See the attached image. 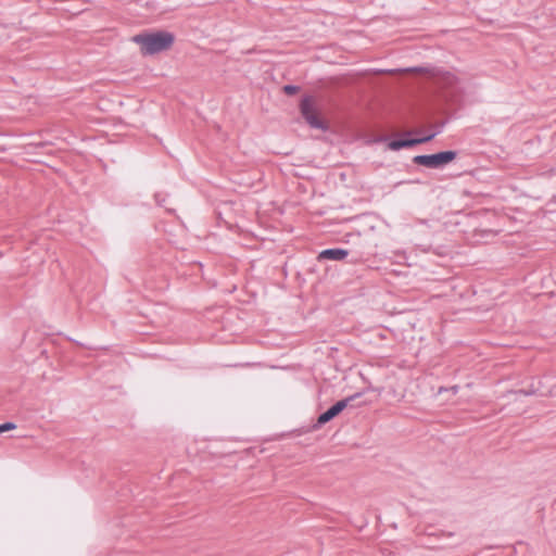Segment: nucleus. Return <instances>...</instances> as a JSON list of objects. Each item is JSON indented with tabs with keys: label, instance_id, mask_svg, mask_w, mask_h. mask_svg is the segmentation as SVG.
<instances>
[{
	"label": "nucleus",
	"instance_id": "nucleus-3",
	"mask_svg": "<svg viewBox=\"0 0 556 556\" xmlns=\"http://www.w3.org/2000/svg\"><path fill=\"white\" fill-rule=\"evenodd\" d=\"M402 71L407 73L427 74L437 85L441 87H453L458 81V78L453 73L433 65L413 66Z\"/></svg>",
	"mask_w": 556,
	"mask_h": 556
},
{
	"label": "nucleus",
	"instance_id": "nucleus-7",
	"mask_svg": "<svg viewBox=\"0 0 556 556\" xmlns=\"http://www.w3.org/2000/svg\"><path fill=\"white\" fill-rule=\"evenodd\" d=\"M350 255V251L343 248H329L320 251L317 261H343Z\"/></svg>",
	"mask_w": 556,
	"mask_h": 556
},
{
	"label": "nucleus",
	"instance_id": "nucleus-8",
	"mask_svg": "<svg viewBox=\"0 0 556 556\" xmlns=\"http://www.w3.org/2000/svg\"><path fill=\"white\" fill-rule=\"evenodd\" d=\"M424 252H432L435 255H439L441 257L451 256L453 253V249L451 245L447 244H437L433 245L432 243L428 245H419Z\"/></svg>",
	"mask_w": 556,
	"mask_h": 556
},
{
	"label": "nucleus",
	"instance_id": "nucleus-10",
	"mask_svg": "<svg viewBox=\"0 0 556 556\" xmlns=\"http://www.w3.org/2000/svg\"><path fill=\"white\" fill-rule=\"evenodd\" d=\"M300 89L301 88L298 85H285L282 87V91L287 96H294V94H296L300 91Z\"/></svg>",
	"mask_w": 556,
	"mask_h": 556
},
{
	"label": "nucleus",
	"instance_id": "nucleus-4",
	"mask_svg": "<svg viewBox=\"0 0 556 556\" xmlns=\"http://www.w3.org/2000/svg\"><path fill=\"white\" fill-rule=\"evenodd\" d=\"M458 152L455 150H445L432 154H419L413 157V163L426 168L439 169L456 160Z\"/></svg>",
	"mask_w": 556,
	"mask_h": 556
},
{
	"label": "nucleus",
	"instance_id": "nucleus-9",
	"mask_svg": "<svg viewBox=\"0 0 556 556\" xmlns=\"http://www.w3.org/2000/svg\"><path fill=\"white\" fill-rule=\"evenodd\" d=\"M155 203L160 207H164L168 213L175 212L174 208L167 206V194L163 192H156L154 194Z\"/></svg>",
	"mask_w": 556,
	"mask_h": 556
},
{
	"label": "nucleus",
	"instance_id": "nucleus-1",
	"mask_svg": "<svg viewBox=\"0 0 556 556\" xmlns=\"http://www.w3.org/2000/svg\"><path fill=\"white\" fill-rule=\"evenodd\" d=\"M140 47L142 55H154L172 48L175 35L168 30H144L131 38Z\"/></svg>",
	"mask_w": 556,
	"mask_h": 556
},
{
	"label": "nucleus",
	"instance_id": "nucleus-2",
	"mask_svg": "<svg viewBox=\"0 0 556 556\" xmlns=\"http://www.w3.org/2000/svg\"><path fill=\"white\" fill-rule=\"evenodd\" d=\"M447 119L442 121L434 125V130L426 136L412 138L410 131L404 132L402 136L391 139L388 142V148L392 151H400L402 149L413 148L417 144L430 142L435 136L442 132Z\"/></svg>",
	"mask_w": 556,
	"mask_h": 556
},
{
	"label": "nucleus",
	"instance_id": "nucleus-11",
	"mask_svg": "<svg viewBox=\"0 0 556 556\" xmlns=\"http://www.w3.org/2000/svg\"><path fill=\"white\" fill-rule=\"evenodd\" d=\"M49 143L47 141H38V142H29L27 143L25 147H26V150L27 152H31V150H36V149H43L45 147H47Z\"/></svg>",
	"mask_w": 556,
	"mask_h": 556
},
{
	"label": "nucleus",
	"instance_id": "nucleus-13",
	"mask_svg": "<svg viewBox=\"0 0 556 556\" xmlns=\"http://www.w3.org/2000/svg\"><path fill=\"white\" fill-rule=\"evenodd\" d=\"M535 392H536V390L533 389V388L520 389V390L516 391V393H519V394H522V395H526V396L533 395V394H535Z\"/></svg>",
	"mask_w": 556,
	"mask_h": 556
},
{
	"label": "nucleus",
	"instance_id": "nucleus-14",
	"mask_svg": "<svg viewBox=\"0 0 556 556\" xmlns=\"http://www.w3.org/2000/svg\"><path fill=\"white\" fill-rule=\"evenodd\" d=\"M457 390H458V387H457V386H454V387L452 388V391H454V393H456V392H457Z\"/></svg>",
	"mask_w": 556,
	"mask_h": 556
},
{
	"label": "nucleus",
	"instance_id": "nucleus-5",
	"mask_svg": "<svg viewBox=\"0 0 556 556\" xmlns=\"http://www.w3.org/2000/svg\"><path fill=\"white\" fill-rule=\"evenodd\" d=\"M300 112L311 128L323 131H327L329 129L328 123L318 114L312 96L305 94L302 98L300 102Z\"/></svg>",
	"mask_w": 556,
	"mask_h": 556
},
{
	"label": "nucleus",
	"instance_id": "nucleus-6",
	"mask_svg": "<svg viewBox=\"0 0 556 556\" xmlns=\"http://www.w3.org/2000/svg\"><path fill=\"white\" fill-rule=\"evenodd\" d=\"M361 395L362 393L357 392L336 402L327 410H325L317 417L316 421L312 425V429H320L323 426H325L326 424L334 419L337 416H339L349 405L352 404L354 400L358 399Z\"/></svg>",
	"mask_w": 556,
	"mask_h": 556
},
{
	"label": "nucleus",
	"instance_id": "nucleus-12",
	"mask_svg": "<svg viewBox=\"0 0 556 556\" xmlns=\"http://www.w3.org/2000/svg\"><path fill=\"white\" fill-rule=\"evenodd\" d=\"M16 427H17L16 424H14L12 421H7L3 424H0V434L3 432L10 431V430H14V429H16Z\"/></svg>",
	"mask_w": 556,
	"mask_h": 556
}]
</instances>
